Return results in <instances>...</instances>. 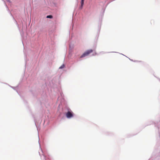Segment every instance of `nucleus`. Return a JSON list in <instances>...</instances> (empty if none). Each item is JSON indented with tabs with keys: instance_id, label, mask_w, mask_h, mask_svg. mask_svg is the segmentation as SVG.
Here are the masks:
<instances>
[{
	"instance_id": "1",
	"label": "nucleus",
	"mask_w": 160,
	"mask_h": 160,
	"mask_svg": "<svg viewBox=\"0 0 160 160\" xmlns=\"http://www.w3.org/2000/svg\"><path fill=\"white\" fill-rule=\"evenodd\" d=\"M93 52V50L90 49L87 50L86 52H84L80 57L81 58H82L86 56H88L90 53Z\"/></svg>"
},
{
	"instance_id": "2",
	"label": "nucleus",
	"mask_w": 160,
	"mask_h": 160,
	"mask_svg": "<svg viewBox=\"0 0 160 160\" xmlns=\"http://www.w3.org/2000/svg\"><path fill=\"white\" fill-rule=\"evenodd\" d=\"M74 113L72 111H68L66 113V117L68 118H71L73 117Z\"/></svg>"
},
{
	"instance_id": "3",
	"label": "nucleus",
	"mask_w": 160,
	"mask_h": 160,
	"mask_svg": "<svg viewBox=\"0 0 160 160\" xmlns=\"http://www.w3.org/2000/svg\"><path fill=\"white\" fill-rule=\"evenodd\" d=\"M84 0H81V7H83V6L84 4Z\"/></svg>"
},
{
	"instance_id": "4",
	"label": "nucleus",
	"mask_w": 160,
	"mask_h": 160,
	"mask_svg": "<svg viewBox=\"0 0 160 160\" xmlns=\"http://www.w3.org/2000/svg\"><path fill=\"white\" fill-rule=\"evenodd\" d=\"M53 18L52 16L51 15H48L47 16V18Z\"/></svg>"
},
{
	"instance_id": "5",
	"label": "nucleus",
	"mask_w": 160,
	"mask_h": 160,
	"mask_svg": "<svg viewBox=\"0 0 160 160\" xmlns=\"http://www.w3.org/2000/svg\"><path fill=\"white\" fill-rule=\"evenodd\" d=\"M64 64L62 65L59 68L62 69L64 68Z\"/></svg>"
}]
</instances>
